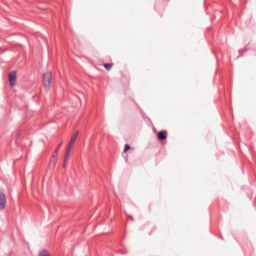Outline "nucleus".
Instances as JSON below:
<instances>
[{"instance_id": "obj_1", "label": "nucleus", "mask_w": 256, "mask_h": 256, "mask_svg": "<svg viewBox=\"0 0 256 256\" xmlns=\"http://www.w3.org/2000/svg\"><path fill=\"white\" fill-rule=\"evenodd\" d=\"M78 137H79V131H76V133L71 137L68 143V146L66 148V152L64 155V164H63L64 169L67 165V161L69 160V156L71 155V150L73 149V146L75 145V142L77 141Z\"/></svg>"}, {"instance_id": "obj_2", "label": "nucleus", "mask_w": 256, "mask_h": 256, "mask_svg": "<svg viewBox=\"0 0 256 256\" xmlns=\"http://www.w3.org/2000/svg\"><path fill=\"white\" fill-rule=\"evenodd\" d=\"M51 81H53V73L45 72L43 74V85H44L45 91H49L51 87Z\"/></svg>"}, {"instance_id": "obj_3", "label": "nucleus", "mask_w": 256, "mask_h": 256, "mask_svg": "<svg viewBox=\"0 0 256 256\" xmlns=\"http://www.w3.org/2000/svg\"><path fill=\"white\" fill-rule=\"evenodd\" d=\"M8 79H9V83H10L11 87H15V85L17 83V72L16 71L10 72Z\"/></svg>"}, {"instance_id": "obj_4", "label": "nucleus", "mask_w": 256, "mask_h": 256, "mask_svg": "<svg viewBox=\"0 0 256 256\" xmlns=\"http://www.w3.org/2000/svg\"><path fill=\"white\" fill-rule=\"evenodd\" d=\"M7 205V198L5 197V194L0 193V211H3Z\"/></svg>"}, {"instance_id": "obj_5", "label": "nucleus", "mask_w": 256, "mask_h": 256, "mask_svg": "<svg viewBox=\"0 0 256 256\" xmlns=\"http://www.w3.org/2000/svg\"><path fill=\"white\" fill-rule=\"evenodd\" d=\"M158 139H159V141H165V139H167V132L166 131H160L158 133Z\"/></svg>"}, {"instance_id": "obj_6", "label": "nucleus", "mask_w": 256, "mask_h": 256, "mask_svg": "<svg viewBox=\"0 0 256 256\" xmlns=\"http://www.w3.org/2000/svg\"><path fill=\"white\" fill-rule=\"evenodd\" d=\"M56 165H57V160H55L54 158H50V161H49L50 169H54V167H56Z\"/></svg>"}, {"instance_id": "obj_7", "label": "nucleus", "mask_w": 256, "mask_h": 256, "mask_svg": "<svg viewBox=\"0 0 256 256\" xmlns=\"http://www.w3.org/2000/svg\"><path fill=\"white\" fill-rule=\"evenodd\" d=\"M59 155V148H56V150L53 152L51 159L57 160V157Z\"/></svg>"}, {"instance_id": "obj_8", "label": "nucleus", "mask_w": 256, "mask_h": 256, "mask_svg": "<svg viewBox=\"0 0 256 256\" xmlns=\"http://www.w3.org/2000/svg\"><path fill=\"white\" fill-rule=\"evenodd\" d=\"M38 256H51L46 250H42Z\"/></svg>"}, {"instance_id": "obj_9", "label": "nucleus", "mask_w": 256, "mask_h": 256, "mask_svg": "<svg viewBox=\"0 0 256 256\" xmlns=\"http://www.w3.org/2000/svg\"><path fill=\"white\" fill-rule=\"evenodd\" d=\"M113 67V64H104V68L107 70V71H111V68Z\"/></svg>"}, {"instance_id": "obj_10", "label": "nucleus", "mask_w": 256, "mask_h": 256, "mask_svg": "<svg viewBox=\"0 0 256 256\" xmlns=\"http://www.w3.org/2000/svg\"><path fill=\"white\" fill-rule=\"evenodd\" d=\"M131 149V147L129 146V144H126L124 146V153H127V151H129Z\"/></svg>"}, {"instance_id": "obj_11", "label": "nucleus", "mask_w": 256, "mask_h": 256, "mask_svg": "<svg viewBox=\"0 0 256 256\" xmlns=\"http://www.w3.org/2000/svg\"><path fill=\"white\" fill-rule=\"evenodd\" d=\"M61 145H63V142H61V143L58 145V147H57L58 150H59V148L61 147Z\"/></svg>"}]
</instances>
